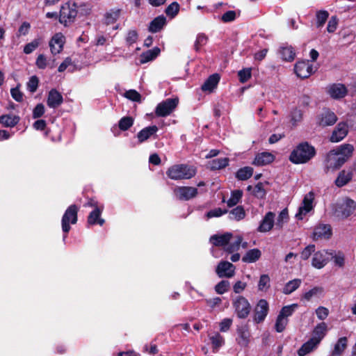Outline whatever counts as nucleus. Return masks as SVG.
I'll use <instances>...</instances> for the list:
<instances>
[{
    "mask_svg": "<svg viewBox=\"0 0 356 356\" xmlns=\"http://www.w3.org/2000/svg\"><path fill=\"white\" fill-rule=\"evenodd\" d=\"M212 344L213 352L216 353L218 349L225 343V339L218 332L210 337Z\"/></svg>",
    "mask_w": 356,
    "mask_h": 356,
    "instance_id": "nucleus-42",
    "label": "nucleus"
},
{
    "mask_svg": "<svg viewBox=\"0 0 356 356\" xmlns=\"http://www.w3.org/2000/svg\"><path fill=\"white\" fill-rule=\"evenodd\" d=\"M269 311V305L265 299H261L258 301L254 309L253 320L255 323H262L267 316Z\"/></svg>",
    "mask_w": 356,
    "mask_h": 356,
    "instance_id": "nucleus-9",
    "label": "nucleus"
},
{
    "mask_svg": "<svg viewBox=\"0 0 356 356\" xmlns=\"http://www.w3.org/2000/svg\"><path fill=\"white\" fill-rule=\"evenodd\" d=\"M348 339L346 337H341L338 339L334 345L333 355H339L345 350L347 347Z\"/></svg>",
    "mask_w": 356,
    "mask_h": 356,
    "instance_id": "nucleus-44",
    "label": "nucleus"
},
{
    "mask_svg": "<svg viewBox=\"0 0 356 356\" xmlns=\"http://www.w3.org/2000/svg\"><path fill=\"white\" fill-rule=\"evenodd\" d=\"M196 174V169L187 164H175L166 171V175L172 180L189 179Z\"/></svg>",
    "mask_w": 356,
    "mask_h": 356,
    "instance_id": "nucleus-3",
    "label": "nucleus"
},
{
    "mask_svg": "<svg viewBox=\"0 0 356 356\" xmlns=\"http://www.w3.org/2000/svg\"><path fill=\"white\" fill-rule=\"evenodd\" d=\"M166 17L163 15H159L152 19L148 26V31L152 33L161 31L166 24Z\"/></svg>",
    "mask_w": 356,
    "mask_h": 356,
    "instance_id": "nucleus-26",
    "label": "nucleus"
},
{
    "mask_svg": "<svg viewBox=\"0 0 356 356\" xmlns=\"http://www.w3.org/2000/svg\"><path fill=\"white\" fill-rule=\"evenodd\" d=\"M298 305L296 303H293L289 305L284 306L280 313L279 315L282 316L284 318H287L289 316H292L295 310L298 308Z\"/></svg>",
    "mask_w": 356,
    "mask_h": 356,
    "instance_id": "nucleus-48",
    "label": "nucleus"
},
{
    "mask_svg": "<svg viewBox=\"0 0 356 356\" xmlns=\"http://www.w3.org/2000/svg\"><path fill=\"white\" fill-rule=\"evenodd\" d=\"M348 126L346 122H339L333 130L330 140L332 143H338L342 140L348 134Z\"/></svg>",
    "mask_w": 356,
    "mask_h": 356,
    "instance_id": "nucleus-20",
    "label": "nucleus"
},
{
    "mask_svg": "<svg viewBox=\"0 0 356 356\" xmlns=\"http://www.w3.org/2000/svg\"><path fill=\"white\" fill-rule=\"evenodd\" d=\"M355 209L356 202L350 198H347L343 204L337 207L335 213L337 217L346 218L355 211Z\"/></svg>",
    "mask_w": 356,
    "mask_h": 356,
    "instance_id": "nucleus-12",
    "label": "nucleus"
},
{
    "mask_svg": "<svg viewBox=\"0 0 356 356\" xmlns=\"http://www.w3.org/2000/svg\"><path fill=\"white\" fill-rule=\"evenodd\" d=\"M138 38V34L136 30L129 31L126 37V42L127 45L131 46L136 42Z\"/></svg>",
    "mask_w": 356,
    "mask_h": 356,
    "instance_id": "nucleus-62",
    "label": "nucleus"
},
{
    "mask_svg": "<svg viewBox=\"0 0 356 356\" xmlns=\"http://www.w3.org/2000/svg\"><path fill=\"white\" fill-rule=\"evenodd\" d=\"M353 173L352 170H343L339 172L337 179L334 181L335 185L341 188L348 184L353 179Z\"/></svg>",
    "mask_w": 356,
    "mask_h": 356,
    "instance_id": "nucleus-27",
    "label": "nucleus"
},
{
    "mask_svg": "<svg viewBox=\"0 0 356 356\" xmlns=\"http://www.w3.org/2000/svg\"><path fill=\"white\" fill-rule=\"evenodd\" d=\"M78 3L72 1H68L63 4L59 13V22L65 27L75 22L78 16Z\"/></svg>",
    "mask_w": 356,
    "mask_h": 356,
    "instance_id": "nucleus-4",
    "label": "nucleus"
},
{
    "mask_svg": "<svg viewBox=\"0 0 356 356\" xmlns=\"http://www.w3.org/2000/svg\"><path fill=\"white\" fill-rule=\"evenodd\" d=\"M236 17V14L234 10H228L221 16L220 19L224 23H229L234 21Z\"/></svg>",
    "mask_w": 356,
    "mask_h": 356,
    "instance_id": "nucleus-63",
    "label": "nucleus"
},
{
    "mask_svg": "<svg viewBox=\"0 0 356 356\" xmlns=\"http://www.w3.org/2000/svg\"><path fill=\"white\" fill-rule=\"evenodd\" d=\"M238 79L241 83H244L247 82L252 76V69L244 68L238 72Z\"/></svg>",
    "mask_w": 356,
    "mask_h": 356,
    "instance_id": "nucleus-54",
    "label": "nucleus"
},
{
    "mask_svg": "<svg viewBox=\"0 0 356 356\" xmlns=\"http://www.w3.org/2000/svg\"><path fill=\"white\" fill-rule=\"evenodd\" d=\"M333 259L334 264L339 268H343L345 266V254L342 251H334V253L331 255Z\"/></svg>",
    "mask_w": 356,
    "mask_h": 356,
    "instance_id": "nucleus-49",
    "label": "nucleus"
},
{
    "mask_svg": "<svg viewBox=\"0 0 356 356\" xmlns=\"http://www.w3.org/2000/svg\"><path fill=\"white\" fill-rule=\"evenodd\" d=\"M232 306L236 316L241 319L246 318L252 309L249 301L243 296H238L233 300Z\"/></svg>",
    "mask_w": 356,
    "mask_h": 356,
    "instance_id": "nucleus-6",
    "label": "nucleus"
},
{
    "mask_svg": "<svg viewBox=\"0 0 356 356\" xmlns=\"http://www.w3.org/2000/svg\"><path fill=\"white\" fill-rule=\"evenodd\" d=\"M316 154L315 147L307 141L297 145L289 155V161L294 164H304L311 161Z\"/></svg>",
    "mask_w": 356,
    "mask_h": 356,
    "instance_id": "nucleus-2",
    "label": "nucleus"
},
{
    "mask_svg": "<svg viewBox=\"0 0 356 356\" xmlns=\"http://www.w3.org/2000/svg\"><path fill=\"white\" fill-rule=\"evenodd\" d=\"M78 15L79 16H87L90 15L91 12V6L88 3H78Z\"/></svg>",
    "mask_w": 356,
    "mask_h": 356,
    "instance_id": "nucleus-59",
    "label": "nucleus"
},
{
    "mask_svg": "<svg viewBox=\"0 0 356 356\" xmlns=\"http://www.w3.org/2000/svg\"><path fill=\"white\" fill-rule=\"evenodd\" d=\"M261 252L257 248L248 250L242 257V261L245 263H254L259 259Z\"/></svg>",
    "mask_w": 356,
    "mask_h": 356,
    "instance_id": "nucleus-34",
    "label": "nucleus"
},
{
    "mask_svg": "<svg viewBox=\"0 0 356 356\" xmlns=\"http://www.w3.org/2000/svg\"><path fill=\"white\" fill-rule=\"evenodd\" d=\"M229 159L227 157L218 158L210 161V168L212 170L225 168L229 165Z\"/></svg>",
    "mask_w": 356,
    "mask_h": 356,
    "instance_id": "nucleus-38",
    "label": "nucleus"
},
{
    "mask_svg": "<svg viewBox=\"0 0 356 356\" xmlns=\"http://www.w3.org/2000/svg\"><path fill=\"white\" fill-rule=\"evenodd\" d=\"M238 337L236 341L241 347H248L250 341V332L249 325L243 324L237 327L236 329Z\"/></svg>",
    "mask_w": 356,
    "mask_h": 356,
    "instance_id": "nucleus-13",
    "label": "nucleus"
},
{
    "mask_svg": "<svg viewBox=\"0 0 356 356\" xmlns=\"http://www.w3.org/2000/svg\"><path fill=\"white\" fill-rule=\"evenodd\" d=\"M282 59L284 61L291 62L294 60L296 52L293 47H282L280 51Z\"/></svg>",
    "mask_w": 356,
    "mask_h": 356,
    "instance_id": "nucleus-36",
    "label": "nucleus"
},
{
    "mask_svg": "<svg viewBox=\"0 0 356 356\" xmlns=\"http://www.w3.org/2000/svg\"><path fill=\"white\" fill-rule=\"evenodd\" d=\"M327 92L332 98L339 99L347 95L348 89L343 83H332L328 86Z\"/></svg>",
    "mask_w": 356,
    "mask_h": 356,
    "instance_id": "nucleus-16",
    "label": "nucleus"
},
{
    "mask_svg": "<svg viewBox=\"0 0 356 356\" xmlns=\"http://www.w3.org/2000/svg\"><path fill=\"white\" fill-rule=\"evenodd\" d=\"M63 102L62 94L56 89H51L49 93L47 99V104L51 108H56Z\"/></svg>",
    "mask_w": 356,
    "mask_h": 356,
    "instance_id": "nucleus-21",
    "label": "nucleus"
},
{
    "mask_svg": "<svg viewBox=\"0 0 356 356\" xmlns=\"http://www.w3.org/2000/svg\"><path fill=\"white\" fill-rule=\"evenodd\" d=\"M104 207H97L90 211L87 217V224L88 226L99 225L103 226L105 220L101 217Z\"/></svg>",
    "mask_w": 356,
    "mask_h": 356,
    "instance_id": "nucleus-15",
    "label": "nucleus"
},
{
    "mask_svg": "<svg viewBox=\"0 0 356 356\" xmlns=\"http://www.w3.org/2000/svg\"><path fill=\"white\" fill-rule=\"evenodd\" d=\"M300 283L301 281L299 279H295L288 282L283 289V293L287 295L291 293L300 286Z\"/></svg>",
    "mask_w": 356,
    "mask_h": 356,
    "instance_id": "nucleus-46",
    "label": "nucleus"
},
{
    "mask_svg": "<svg viewBox=\"0 0 356 356\" xmlns=\"http://www.w3.org/2000/svg\"><path fill=\"white\" fill-rule=\"evenodd\" d=\"M275 216V213L272 211L267 212L261 220L257 229V232L264 233L271 230L274 225Z\"/></svg>",
    "mask_w": 356,
    "mask_h": 356,
    "instance_id": "nucleus-22",
    "label": "nucleus"
},
{
    "mask_svg": "<svg viewBox=\"0 0 356 356\" xmlns=\"http://www.w3.org/2000/svg\"><path fill=\"white\" fill-rule=\"evenodd\" d=\"M160 53L161 49L158 47H155L152 49L143 52L140 56V63L144 64L154 60Z\"/></svg>",
    "mask_w": 356,
    "mask_h": 356,
    "instance_id": "nucleus-30",
    "label": "nucleus"
},
{
    "mask_svg": "<svg viewBox=\"0 0 356 356\" xmlns=\"http://www.w3.org/2000/svg\"><path fill=\"white\" fill-rule=\"evenodd\" d=\"M197 189L192 186H177L174 193L179 200L188 201L197 195Z\"/></svg>",
    "mask_w": 356,
    "mask_h": 356,
    "instance_id": "nucleus-11",
    "label": "nucleus"
},
{
    "mask_svg": "<svg viewBox=\"0 0 356 356\" xmlns=\"http://www.w3.org/2000/svg\"><path fill=\"white\" fill-rule=\"evenodd\" d=\"M270 279L268 275H261L258 283V290L261 291H266L270 286Z\"/></svg>",
    "mask_w": 356,
    "mask_h": 356,
    "instance_id": "nucleus-47",
    "label": "nucleus"
},
{
    "mask_svg": "<svg viewBox=\"0 0 356 356\" xmlns=\"http://www.w3.org/2000/svg\"><path fill=\"white\" fill-rule=\"evenodd\" d=\"M252 195L258 199H264L266 196V191L264 189L262 182L257 183L253 188Z\"/></svg>",
    "mask_w": 356,
    "mask_h": 356,
    "instance_id": "nucleus-50",
    "label": "nucleus"
},
{
    "mask_svg": "<svg viewBox=\"0 0 356 356\" xmlns=\"http://www.w3.org/2000/svg\"><path fill=\"white\" fill-rule=\"evenodd\" d=\"M41 42V38L34 39L32 42L26 44L24 47V52L26 54H31L35 49H36Z\"/></svg>",
    "mask_w": 356,
    "mask_h": 356,
    "instance_id": "nucleus-55",
    "label": "nucleus"
},
{
    "mask_svg": "<svg viewBox=\"0 0 356 356\" xmlns=\"http://www.w3.org/2000/svg\"><path fill=\"white\" fill-rule=\"evenodd\" d=\"M243 196L241 190H234L231 193V197L227 201V205L229 207H233L240 202Z\"/></svg>",
    "mask_w": 356,
    "mask_h": 356,
    "instance_id": "nucleus-41",
    "label": "nucleus"
},
{
    "mask_svg": "<svg viewBox=\"0 0 356 356\" xmlns=\"http://www.w3.org/2000/svg\"><path fill=\"white\" fill-rule=\"evenodd\" d=\"M354 147L350 144H343L328 152L325 161L324 172L328 173L339 169L352 156Z\"/></svg>",
    "mask_w": 356,
    "mask_h": 356,
    "instance_id": "nucleus-1",
    "label": "nucleus"
},
{
    "mask_svg": "<svg viewBox=\"0 0 356 356\" xmlns=\"http://www.w3.org/2000/svg\"><path fill=\"white\" fill-rule=\"evenodd\" d=\"M134 123V118L131 116L122 117L118 122V127L122 131H125L129 129Z\"/></svg>",
    "mask_w": 356,
    "mask_h": 356,
    "instance_id": "nucleus-43",
    "label": "nucleus"
},
{
    "mask_svg": "<svg viewBox=\"0 0 356 356\" xmlns=\"http://www.w3.org/2000/svg\"><path fill=\"white\" fill-rule=\"evenodd\" d=\"M288 322L289 320L287 318H284L282 316L278 314L275 324V329L276 332H282L285 330Z\"/></svg>",
    "mask_w": 356,
    "mask_h": 356,
    "instance_id": "nucleus-51",
    "label": "nucleus"
},
{
    "mask_svg": "<svg viewBox=\"0 0 356 356\" xmlns=\"http://www.w3.org/2000/svg\"><path fill=\"white\" fill-rule=\"evenodd\" d=\"M294 72L297 76L300 79H307L315 72L313 70V65L309 63V60L298 61L294 66Z\"/></svg>",
    "mask_w": 356,
    "mask_h": 356,
    "instance_id": "nucleus-10",
    "label": "nucleus"
},
{
    "mask_svg": "<svg viewBox=\"0 0 356 356\" xmlns=\"http://www.w3.org/2000/svg\"><path fill=\"white\" fill-rule=\"evenodd\" d=\"M275 160V156L267 152L259 153L256 155L252 164L257 166H263L271 163Z\"/></svg>",
    "mask_w": 356,
    "mask_h": 356,
    "instance_id": "nucleus-24",
    "label": "nucleus"
},
{
    "mask_svg": "<svg viewBox=\"0 0 356 356\" xmlns=\"http://www.w3.org/2000/svg\"><path fill=\"white\" fill-rule=\"evenodd\" d=\"M324 293V289L322 286H314L302 295V299L310 301L314 297H319Z\"/></svg>",
    "mask_w": 356,
    "mask_h": 356,
    "instance_id": "nucleus-39",
    "label": "nucleus"
},
{
    "mask_svg": "<svg viewBox=\"0 0 356 356\" xmlns=\"http://www.w3.org/2000/svg\"><path fill=\"white\" fill-rule=\"evenodd\" d=\"M232 234L226 232L223 234H214L210 237V242L216 247L226 246L229 243Z\"/></svg>",
    "mask_w": 356,
    "mask_h": 356,
    "instance_id": "nucleus-23",
    "label": "nucleus"
},
{
    "mask_svg": "<svg viewBox=\"0 0 356 356\" xmlns=\"http://www.w3.org/2000/svg\"><path fill=\"white\" fill-rule=\"evenodd\" d=\"M329 13L325 10H317L316 13V26L319 29L324 26L329 18Z\"/></svg>",
    "mask_w": 356,
    "mask_h": 356,
    "instance_id": "nucleus-40",
    "label": "nucleus"
},
{
    "mask_svg": "<svg viewBox=\"0 0 356 356\" xmlns=\"http://www.w3.org/2000/svg\"><path fill=\"white\" fill-rule=\"evenodd\" d=\"M327 330V326L325 323H318L313 330V337L312 338H315L320 343L325 336Z\"/></svg>",
    "mask_w": 356,
    "mask_h": 356,
    "instance_id": "nucleus-35",
    "label": "nucleus"
},
{
    "mask_svg": "<svg viewBox=\"0 0 356 356\" xmlns=\"http://www.w3.org/2000/svg\"><path fill=\"white\" fill-rule=\"evenodd\" d=\"M316 246L314 244H309L306 246L300 252V258L302 260H307L310 256L315 252Z\"/></svg>",
    "mask_w": 356,
    "mask_h": 356,
    "instance_id": "nucleus-57",
    "label": "nucleus"
},
{
    "mask_svg": "<svg viewBox=\"0 0 356 356\" xmlns=\"http://www.w3.org/2000/svg\"><path fill=\"white\" fill-rule=\"evenodd\" d=\"M303 113L302 111L298 108H293L291 112V121L293 125H296L297 122H300L302 120Z\"/></svg>",
    "mask_w": 356,
    "mask_h": 356,
    "instance_id": "nucleus-58",
    "label": "nucleus"
},
{
    "mask_svg": "<svg viewBox=\"0 0 356 356\" xmlns=\"http://www.w3.org/2000/svg\"><path fill=\"white\" fill-rule=\"evenodd\" d=\"M79 210V208L77 205L74 204H71L67 208L62 217L61 226L62 230L64 232V240L67 237V234L71 229L70 224L75 225L78 221Z\"/></svg>",
    "mask_w": 356,
    "mask_h": 356,
    "instance_id": "nucleus-5",
    "label": "nucleus"
},
{
    "mask_svg": "<svg viewBox=\"0 0 356 356\" xmlns=\"http://www.w3.org/2000/svg\"><path fill=\"white\" fill-rule=\"evenodd\" d=\"M318 124L321 127L332 126L337 121L336 114L328 108L324 109L317 117Z\"/></svg>",
    "mask_w": 356,
    "mask_h": 356,
    "instance_id": "nucleus-14",
    "label": "nucleus"
},
{
    "mask_svg": "<svg viewBox=\"0 0 356 356\" xmlns=\"http://www.w3.org/2000/svg\"><path fill=\"white\" fill-rule=\"evenodd\" d=\"M254 170L252 167L245 166L239 168L236 174L235 177L240 181H245L250 179L253 175Z\"/></svg>",
    "mask_w": 356,
    "mask_h": 356,
    "instance_id": "nucleus-33",
    "label": "nucleus"
},
{
    "mask_svg": "<svg viewBox=\"0 0 356 356\" xmlns=\"http://www.w3.org/2000/svg\"><path fill=\"white\" fill-rule=\"evenodd\" d=\"M318 344L319 341L316 340L315 338H311L301 346L297 353L299 356H305L311 353Z\"/></svg>",
    "mask_w": 356,
    "mask_h": 356,
    "instance_id": "nucleus-28",
    "label": "nucleus"
},
{
    "mask_svg": "<svg viewBox=\"0 0 356 356\" xmlns=\"http://www.w3.org/2000/svg\"><path fill=\"white\" fill-rule=\"evenodd\" d=\"M245 217V211L243 206H237L229 212V218L239 221Z\"/></svg>",
    "mask_w": 356,
    "mask_h": 356,
    "instance_id": "nucleus-37",
    "label": "nucleus"
},
{
    "mask_svg": "<svg viewBox=\"0 0 356 356\" xmlns=\"http://www.w3.org/2000/svg\"><path fill=\"white\" fill-rule=\"evenodd\" d=\"M334 250H318L315 251L312 259V266L316 269H321L325 267L329 261V258L327 255H332Z\"/></svg>",
    "mask_w": 356,
    "mask_h": 356,
    "instance_id": "nucleus-8",
    "label": "nucleus"
},
{
    "mask_svg": "<svg viewBox=\"0 0 356 356\" xmlns=\"http://www.w3.org/2000/svg\"><path fill=\"white\" fill-rule=\"evenodd\" d=\"M220 76L218 74H213L210 75L205 82L202 84L201 89L203 91L212 92L216 88L220 81Z\"/></svg>",
    "mask_w": 356,
    "mask_h": 356,
    "instance_id": "nucleus-29",
    "label": "nucleus"
},
{
    "mask_svg": "<svg viewBox=\"0 0 356 356\" xmlns=\"http://www.w3.org/2000/svg\"><path fill=\"white\" fill-rule=\"evenodd\" d=\"M289 218L288 211L286 209H283L279 214L275 225L281 229L283 227L284 222L287 221Z\"/></svg>",
    "mask_w": 356,
    "mask_h": 356,
    "instance_id": "nucleus-61",
    "label": "nucleus"
},
{
    "mask_svg": "<svg viewBox=\"0 0 356 356\" xmlns=\"http://www.w3.org/2000/svg\"><path fill=\"white\" fill-rule=\"evenodd\" d=\"M179 98H168L157 104L155 115L157 117H166L170 115L177 108Z\"/></svg>",
    "mask_w": 356,
    "mask_h": 356,
    "instance_id": "nucleus-7",
    "label": "nucleus"
},
{
    "mask_svg": "<svg viewBox=\"0 0 356 356\" xmlns=\"http://www.w3.org/2000/svg\"><path fill=\"white\" fill-rule=\"evenodd\" d=\"M314 200V193L313 191L309 192L303 198L302 206L303 209L306 212H309L313 209V201Z\"/></svg>",
    "mask_w": 356,
    "mask_h": 356,
    "instance_id": "nucleus-45",
    "label": "nucleus"
},
{
    "mask_svg": "<svg viewBox=\"0 0 356 356\" xmlns=\"http://www.w3.org/2000/svg\"><path fill=\"white\" fill-rule=\"evenodd\" d=\"M38 83L39 79L38 78V76H36L35 75L32 76L27 83L28 90L31 92H35L38 89Z\"/></svg>",
    "mask_w": 356,
    "mask_h": 356,
    "instance_id": "nucleus-64",
    "label": "nucleus"
},
{
    "mask_svg": "<svg viewBox=\"0 0 356 356\" xmlns=\"http://www.w3.org/2000/svg\"><path fill=\"white\" fill-rule=\"evenodd\" d=\"M159 128L156 125L146 127L137 134V138L139 143H143L152 136L155 135Z\"/></svg>",
    "mask_w": 356,
    "mask_h": 356,
    "instance_id": "nucleus-25",
    "label": "nucleus"
},
{
    "mask_svg": "<svg viewBox=\"0 0 356 356\" xmlns=\"http://www.w3.org/2000/svg\"><path fill=\"white\" fill-rule=\"evenodd\" d=\"M230 284L227 280H222L215 286V291L218 294H223L228 291Z\"/></svg>",
    "mask_w": 356,
    "mask_h": 356,
    "instance_id": "nucleus-56",
    "label": "nucleus"
},
{
    "mask_svg": "<svg viewBox=\"0 0 356 356\" xmlns=\"http://www.w3.org/2000/svg\"><path fill=\"white\" fill-rule=\"evenodd\" d=\"M120 13L121 10L119 8L111 9L109 11L104 14V24L107 26L115 24L119 19Z\"/></svg>",
    "mask_w": 356,
    "mask_h": 356,
    "instance_id": "nucleus-31",
    "label": "nucleus"
},
{
    "mask_svg": "<svg viewBox=\"0 0 356 356\" xmlns=\"http://www.w3.org/2000/svg\"><path fill=\"white\" fill-rule=\"evenodd\" d=\"M65 38L61 33H56L49 41V47L52 54H57L63 51Z\"/></svg>",
    "mask_w": 356,
    "mask_h": 356,
    "instance_id": "nucleus-17",
    "label": "nucleus"
},
{
    "mask_svg": "<svg viewBox=\"0 0 356 356\" xmlns=\"http://www.w3.org/2000/svg\"><path fill=\"white\" fill-rule=\"evenodd\" d=\"M208 40L207 36L204 33H200L197 35L195 44L194 48L196 51H199L202 47L204 46Z\"/></svg>",
    "mask_w": 356,
    "mask_h": 356,
    "instance_id": "nucleus-53",
    "label": "nucleus"
},
{
    "mask_svg": "<svg viewBox=\"0 0 356 356\" xmlns=\"http://www.w3.org/2000/svg\"><path fill=\"white\" fill-rule=\"evenodd\" d=\"M332 235V229L328 224H321L316 226L313 232V239L317 241L318 239H329Z\"/></svg>",
    "mask_w": 356,
    "mask_h": 356,
    "instance_id": "nucleus-19",
    "label": "nucleus"
},
{
    "mask_svg": "<svg viewBox=\"0 0 356 356\" xmlns=\"http://www.w3.org/2000/svg\"><path fill=\"white\" fill-rule=\"evenodd\" d=\"M235 266L227 261H220L216 268V273L219 277H232L234 275Z\"/></svg>",
    "mask_w": 356,
    "mask_h": 356,
    "instance_id": "nucleus-18",
    "label": "nucleus"
},
{
    "mask_svg": "<svg viewBox=\"0 0 356 356\" xmlns=\"http://www.w3.org/2000/svg\"><path fill=\"white\" fill-rule=\"evenodd\" d=\"M179 8V4L177 2L174 1L165 8V13L168 16L175 17L178 14Z\"/></svg>",
    "mask_w": 356,
    "mask_h": 356,
    "instance_id": "nucleus-52",
    "label": "nucleus"
},
{
    "mask_svg": "<svg viewBox=\"0 0 356 356\" xmlns=\"http://www.w3.org/2000/svg\"><path fill=\"white\" fill-rule=\"evenodd\" d=\"M124 97L133 102H140L141 95L136 90H129L125 92Z\"/></svg>",
    "mask_w": 356,
    "mask_h": 356,
    "instance_id": "nucleus-60",
    "label": "nucleus"
},
{
    "mask_svg": "<svg viewBox=\"0 0 356 356\" xmlns=\"http://www.w3.org/2000/svg\"><path fill=\"white\" fill-rule=\"evenodd\" d=\"M20 120L18 115H2L0 116V123L4 127H14Z\"/></svg>",
    "mask_w": 356,
    "mask_h": 356,
    "instance_id": "nucleus-32",
    "label": "nucleus"
}]
</instances>
